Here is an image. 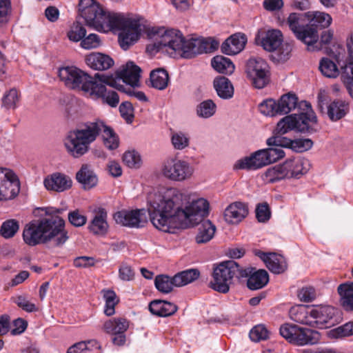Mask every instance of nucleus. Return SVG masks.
<instances>
[{"label": "nucleus", "mask_w": 353, "mask_h": 353, "mask_svg": "<svg viewBox=\"0 0 353 353\" xmlns=\"http://www.w3.org/2000/svg\"><path fill=\"white\" fill-rule=\"evenodd\" d=\"M259 108L263 114L270 117L287 114L297 110V114L287 115L278 122L276 130L280 134L292 130L308 134L317 131V117L311 104L306 101H299L294 92L284 94L277 101L271 98L265 99Z\"/></svg>", "instance_id": "1"}, {"label": "nucleus", "mask_w": 353, "mask_h": 353, "mask_svg": "<svg viewBox=\"0 0 353 353\" xmlns=\"http://www.w3.org/2000/svg\"><path fill=\"white\" fill-rule=\"evenodd\" d=\"M78 6L79 15L88 26L98 31L120 30L118 39L122 49L128 50L139 39L141 28L139 19L110 13L94 0H80Z\"/></svg>", "instance_id": "2"}, {"label": "nucleus", "mask_w": 353, "mask_h": 353, "mask_svg": "<svg viewBox=\"0 0 353 353\" xmlns=\"http://www.w3.org/2000/svg\"><path fill=\"white\" fill-rule=\"evenodd\" d=\"M148 202L150 221H204L210 213L209 202L203 198L188 202L183 208H174L172 199H166L160 192H154L148 195Z\"/></svg>", "instance_id": "3"}, {"label": "nucleus", "mask_w": 353, "mask_h": 353, "mask_svg": "<svg viewBox=\"0 0 353 353\" xmlns=\"http://www.w3.org/2000/svg\"><path fill=\"white\" fill-rule=\"evenodd\" d=\"M100 135L108 150H113L119 147V139L114 130L99 119L70 130L65 139L64 145L70 155L79 158L88 152L90 144Z\"/></svg>", "instance_id": "4"}, {"label": "nucleus", "mask_w": 353, "mask_h": 353, "mask_svg": "<svg viewBox=\"0 0 353 353\" xmlns=\"http://www.w3.org/2000/svg\"><path fill=\"white\" fill-rule=\"evenodd\" d=\"M154 45L159 50L165 48L166 51L170 50L177 52L183 58L192 59L197 54L216 49L218 43L215 41L210 43L207 40L199 39L186 40L180 30L169 29L164 32Z\"/></svg>", "instance_id": "5"}, {"label": "nucleus", "mask_w": 353, "mask_h": 353, "mask_svg": "<svg viewBox=\"0 0 353 353\" xmlns=\"http://www.w3.org/2000/svg\"><path fill=\"white\" fill-rule=\"evenodd\" d=\"M24 243L34 247L52 241L55 246L63 245L68 239L65 222H28L23 230Z\"/></svg>", "instance_id": "6"}, {"label": "nucleus", "mask_w": 353, "mask_h": 353, "mask_svg": "<svg viewBox=\"0 0 353 353\" xmlns=\"http://www.w3.org/2000/svg\"><path fill=\"white\" fill-rule=\"evenodd\" d=\"M249 272L250 270H243V268L233 260L223 261L214 267L210 287L218 292L226 294L229 292L234 277L244 278Z\"/></svg>", "instance_id": "7"}, {"label": "nucleus", "mask_w": 353, "mask_h": 353, "mask_svg": "<svg viewBox=\"0 0 353 353\" xmlns=\"http://www.w3.org/2000/svg\"><path fill=\"white\" fill-rule=\"evenodd\" d=\"M96 81L90 92V95L96 98L101 99L104 103L110 106L115 108L119 103V97L117 92L113 90H108L105 85L112 88L131 94V92L125 90L123 85H117V79L111 75L104 74H95Z\"/></svg>", "instance_id": "8"}, {"label": "nucleus", "mask_w": 353, "mask_h": 353, "mask_svg": "<svg viewBox=\"0 0 353 353\" xmlns=\"http://www.w3.org/2000/svg\"><path fill=\"white\" fill-rule=\"evenodd\" d=\"M279 332L288 342L299 346L315 345L321 339V334L319 331L293 323L282 325Z\"/></svg>", "instance_id": "9"}, {"label": "nucleus", "mask_w": 353, "mask_h": 353, "mask_svg": "<svg viewBox=\"0 0 353 353\" xmlns=\"http://www.w3.org/2000/svg\"><path fill=\"white\" fill-rule=\"evenodd\" d=\"M59 77L65 85L71 89H81L90 93L96 81L92 77L74 66H67L59 69Z\"/></svg>", "instance_id": "10"}, {"label": "nucleus", "mask_w": 353, "mask_h": 353, "mask_svg": "<svg viewBox=\"0 0 353 353\" xmlns=\"http://www.w3.org/2000/svg\"><path fill=\"white\" fill-rule=\"evenodd\" d=\"M246 72L256 88H263L270 81L269 65L262 58L249 59L246 64Z\"/></svg>", "instance_id": "11"}, {"label": "nucleus", "mask_w": 353, "mask_h": 353, "mask_svg": "<svg viewBox=\"0 0 353 353\" xmlns=\"http://www.w3.org/2000/svg\"><path fill=\"white\" fill-rule=\"evenodd\" d=\"M285 23L298 40L310 46L309 39L314 37V31L312 28L307 27V12L305 13H290Z\"/></svg>", "instance_id": "12"}, {"label": "nucleus", "mask_w": 353, "mask_h": 353, "mask_svg": "<svg viewBox=\"0 0 353 353\" xmlns=\"http://www.w3.org/2000/svg\"><path fill=\"white\" fill-rule=\"evenodd\" d=\"M20 191V181L11 170L0 168V201L12 199Z\"/></svg>", "instance_id": "13"}, {"label": "nucleus", "mask_w": 353, "mask_h": 353, "mask_svg": "<svg viewBox=\"0 0 353 353\" xmlns=\"http://www.w3.org/2000/svg\"><path fill=\"white\" fill-rule=\"evenodd\" d=\"M337 310L329 305L311 306V327L327 328L338 323Z\"/></svg>", "instance_id": "14"}, {"label": "nucleus", "mask_w": 353, "mask_h": 353, "mask_svg": "<svg viewBox=\"0 0 353 353\" xmlns=\"http://www.w3.org/2000/svg\"><path fill=\"white\" fill-rule=\"evenodd\" d=\"M129 328V321L125 318L117 317L105 321L102 330L108 334L113 336L112 341L114 345L121 346L126 341L125 332Z\"/></svg>", "instance_id": "15"}, {"label": "nucleus", "mask_w": 353, "mask_h": 353, "mask_svg": "<svg viewBox=\"0 0 353 353\" xmlns=\"http://www.w3.org/2000/svg\"><path fill=\"white\" fill-rule=\"evenodd\" d=\"M192 172V168L188 163L173 159H168L163 169V173L165 177L179 181L190 177Z\"/></svg>", "instance_id": "16"}, {"label": "nucleus", "mask_w": 353, "mask_h": 353, "mask_svg": "<svg viewBox=\"0 0 353 353\" xmlns=\"http://www.w3.org/2000/svg\"><path fill=\"white\" fill-rule=\"evenodd\" d=\"M307 14V27L312 28V31H314V37L309 39L310 46H312L319 40L318 31L327 28L332 22V18L328 13L320 11H308Z\"/></svg>", "instance_id": "17"}, {"label": "nucleus", "mask_w": 353, "mask_h": 353, "mask_svg": "<svg viewBox=\"0 0 353 353\" xmlns=\"http://www.w3.org/2000/svg\"><path fill=\"white\" fill-rule=\"evenodd\" d=\"M285 179H299L310 170V165L307 159L300 157L288 159L282 163Z\"/></svg>", "instance_id": "18"}, {"label": "nucleus", "mask_w": 353, "mask_h": 353, "mask_svg": "<svg viewBox=\"0 0 353 353\" xmlns=\"http://www.w3.org/2000/svg\"><path fill=\"white\" fill-rule=\"evenodd\" d=\"M43 185L48 190L61 192L72 187V181L69 176L65 174L55 172L44 179Z\"/></svg>", "instance_id": "19"}, {"label": "nucleus", "mask_w": 353, "mask_h": 353, "mask_svg": "<svg viewBox=\"0 0 353 353\" xmlns=\"http://www.w3.org/2000/svg\"><path fill=\"white\" fill-rule=\"evenodd\" d=\"M265 263L270 272L274 274H281L287 270V263L284 257L274 252L258 251L256 253Z\"/></svg>", "instance_id": "20"}, {"label": "nucleus", "mask_w": 353, "mask_h": 353, "mask_svg": "<svg viewBox=\"0 0 353 353\" xmlns=\"http://www.w3.org/2000/svg\"><path fill=\"white\" fill-rule=\"evenodd\" d=\"M268 165L263 149L256 151L249 157L239 160L234 168L236 169L256 170Z\"/></svg>", "instance_id": "21"}, {"label": "nucleus", "mask_w": 353, "mask_h": 353, "mask_svg": "<svg viewBox=\"0 0 353 353\" xmlns=\"http://www.w3.org/2000/svg\"><path fill=\"white\" fill-rule=\"evenodd\" d=\"M141 68L133 62L129 61L116 72V79H121L125 83L134 87L138 85Z\"/></svg>", "instance_id": "22"}, {"label": "nucleus", "mask_w": 353, "mask_h": 353, "mask_svg": "<svg viewBox=\"0 0 353 353\" xmlns=\"http://www.w3.org/2000/svg\"><path fill=\"white\" fill-rule=\"evenodd\" d=\"M247 43V37L245 34L238 32L229 37L221 45L223 53L234 55L241 52Z\"/></svg>", "instance_id": "23"}, {"label": "nucleus", "mask_w": 353, "mask_h": 353, "mask_svg": "<svg viewBox=\"0 0 353 353\" xmlns=\"http://www.w3.org/2000/svg\"><path fill=\"white\" fill-rule=\"evenodd\" d=\"M76 180L85 190L94 188L98 183V177L88 164L81 165L79 170L76 173Z\"/></svg>", "instance_id": "24"}, {"label": "nucleus", "mask_w": 353, "mask_h": 353, "mask_svg": "<svg viewBox=\"0 0 353 353\" xmlns=\"http://www.w3.org/2000/svg\"><path fill=\"white\" fill-rule=\"evenodd\" d=\"M86 64L95 70H106L114 63L109 56L100 52H92L85 57Z\"/></svg>", "instance_id": "25"}, {"label": "nucleus", "mask_w": 353, "mask_h": 353, "mask_svg": "<svg viewBox=\"0 0 353 353\" xmlns=\"http://www.w3.org/2000/svg\"><path fill=\"white\" fill-rule=\"evenodd\" d=\"M249 270L250 272L245 277H248L247 286L252 290H256L263 288L269 281V276L265 270H255L253 268H243Z\"/></svg>", "instance_id": "26"}, {"label": "nucleus", "mask_w": 353, "mask_h": 353, "mask_svg": "<svg viewBox=\"0 0 353 353\" xmlns=\"http://www.w3.org/2000/svg\"><path fill=\"white\" fill-rule=\"evenodd\" d=\"M249 214L248 204L242 201H234L230 203L225 209L223 213L224 217L228 219H234L236 221L245 219Z\"/></svg>", "instance_id": "27"}, {"label": "nucleus", "mask_w": 353, "mask_h": 353, "mask_svg": "<svg viewBox=\"0 0 353 353\" xmlns=\"http://www.w3.org/2000/svg\"><path fill=\"white\" fill-rule=\"evenodd\" d=\"M289 316L293 321L311 327V306L294 305L290 308Z\"/></svg>", "instance_id": "28"}, {"label": "nucleus", "mask_w": 353, "mask_h": 353, "mask_svg": "<svg viewBox=\"0 0 353 353\" xmlns=\"http://www.w3.org/2000/svg\"><path fill=\"white\" fill-rule=\"evenodd\" d=\"M65 211L64 208L41 207L34 209L32 214L37 221H64L61 215Z\"/></svg>", "instance_id": "29"}, {"label": "nucleus", "mask_w": 353, "mask_h": 353, "mask_svg": "<svg viewBox=\"0 0 353 353\" xmlns=\"http://www.w3.org/2000/svg\"><path fill=\"white\" fill-rule=\"evenodd\" d=\"M177 309L175 304L162 300L152 301L149 305L150 312L161 317L171 316L177 311Z\"/></svg>", "instance_id": "30"}, {"label": "nucleus", "mask_w": 353, "mask_h": 353, "mask_svg": "<svg viewBox=\"0 0 353 353\" xmlns=\"http://www.w3.org/2000/svg\"><path fill=\"white\" fill-rule=\"evenodd\" d=\"M159 231L170 234H177L179 232L193 228L195 222H150Z\"/></svg>", "instance_id": "31"}, {"label": "nucleus", "mask_w": 353, "mask_h": 353, "mask_svg": "<svg viewBox=\"0 0 353 353\" xmlns=\"http://www.w3.org/2000/svg\"><path fill=\"white\" fill-rule=\"evenodd\" d=\"M213 85L220 98L228 99L233 97L234 88L228 78L223 76L218 77L214 79Z\"/></svg>", "instance_id": "32"}, {"label": "nucleus", "mask_w": 353, "mask_h": 353, "mask_svg": "<svg viewBox=\"0 0 353 353\" xmlns=\"http://www.w3.org/2000/svg\"><path fill=\"white\" fill-rule=\"evenodd\" d=\"M283 41V35L279 30H268L265 36L262 39L261 45L263 48L269 52L276 50Z\"/></svg>", "instance_id": "33"}, {"label": "nucleus", "mask_w": 353, "mask_h": 353, "mask_svg": "<svg viewBox=\"0 0 353 353\" xmlns=\"http://www.w3.org/2000/svg\"><path fill=\"white\" fill-rule=\"evenodd\" d=\"M337 291L342 306L347 311H353V282L339 285Z\"/></svg>", "instance_id": "34"}, {"label": "nucleus", "mask_w": 353, "mask_h": 353, "mask_svg": "<svg viewBox=\"0 0 353 353\" xmlns=\"http://www.w3.org/2000/svg\"><path fill=\"white\" fill-rule=\"evenodd\" d=\"M349 112V104L345 101L335 100L327 107V115L330 120L338 121L344 117Z\"/></svg>", "instance_id": "35"}, {"label": "nucleus", "mask_w": 353, "mask_h": 353, "mask_svg": "<svg viewBox=\"0 0 353 353\" xmlns=\"http://www.w3.org/2000/svg\"><path fill=\"white\" fill-rule=\"evenodd\" d=\"M198 223L199 222H197ZM198 232L195 236V241L198 244H203L209 242L214 236L216 226L212 222H200Z\"/></svg>", "instance_id": "36"}, {"label": "nucleus", "mask_w": 353, "mask_h": 353, "mask_svg": "<svg viewBox=\"0 0 353 353\" xmlns=\"http://www.w3.org/2000/svg\"><path fill=\"white\" fill-rule=\"evenodd\" d=\"M199 276L200 272L197 269H188L176 274L174 283L176 287H181L194 281Z\"/></svg>", "instance_id": "37"}, {"label": "nucleus", "mask_w": 353, "mask_h": 353, "mask_svg": "<svg viewBox=\"0 0 353 353\" xmlns=\"http://www.w3.org/2000/svg\"><path fill=\"white\" fill-rule=\"evenodd\" d=\"M150 79L153 88L164 90L168 86L169 76L165 70L158 68L150 72Z\"/></svg>", "instance_id": "38"}, {"label": "nucleus", "mask_w": 353, "mask_h": 353, "mask_svg": "<svg viewBox=\"0 0 353 353\" xmlns=\"http://www.w3.org/2000/svg\"><path fill=\"white\" fill-rule=\"evenodd\" d=\"M147 210L144 208L135 210H122L115 212L113 215L114 221H141L145 216Z\"/></svg>", "instance_id": "39"}, {"label": "nucleus", "mask_w": 353, "mask_h": 353, "mask_svg": "<svg viewBox=\"0 0 353 353\" xmlns=\"http://www.w3.org/2000/svg\"><path fill=\"white\" fill-rule=\"evenodd\" d=\"M212 68L217 72L225 74H230L234 70V65L228 58L223 56H216L211 61Z\"/></svg>", "instance_id": "40"}, {"label": "nucleus", "mask_w": 353, "mask_h": 353, "mask_svg": "<svg viewBox=\"0 0 353 353\" xmlns=\"http://www.w3.org/2000/svg\"><path fill=\"white\" fill-rule=\"evenodd\" d=\"M341 79L353 99V62L345 61L341 66Z\"/></svg>", "instance_id": "41"}, {"label": "nucleus", "mask_w": 353, "mask_h": 353, "mask_svg": "<svg viewBox=\"0 0 353 353\" xmlns=\"http://www.w3.org/2000/svg\"><path fill=\"white\" fill-rule=\"evenodd\" d=\"M319 70L321 73L328 78H336L341 73L334 61L328 58L321 59L319 63Z\"/></svg>", "instance_id": "42"}, {"label": "nucleus", "mask_w": 353, "mask_h": 353, "mask_svg": "<svg viewBox=\"0 0 353 353\" xmlns=\"http://www.w3.org/2000/svg\"><path fill=\"white\" fill-rule=\"evenodd\" d=\"M154 285L156 288L161 293L168 294L172 292L173 287L175 286L174 276L170 277L165 274L157 275L154 279Z\"/></svg>", "instance_id": "43"}, {"label": "nucleus", "mask_w": 353, "mask_h": 353, "mask_svg": "<svg viewBox=\"0 0 353 353\" xmlns=\"http://www.w3.org/2000/svg\"><path fill=\"white\" fill-rule=\"evenodd\" d=\"M91 347L99 350L100 346L97 341L94 340L88 342H80L70 347L67 353H94Z\"/></svg>", "instance_id": "44"}, {"label": "nucleus", "mask_w": 353, "mask_h": 353, "mask_svg": "<svg viewBox=\"0 0 353 353\" xmlns=\"http://www.w3.org/2000/svg\"><path fill=\"white\" fill-rule=\"evenodd\" d=\"M216 105L211 99L200 103L196 107L197 115L203 118H209L216 112Z\"/></svg>", "instance_id": "45"}, {"label": "nucleus", "mask_w": 353, "mask_h": 353, "mask_svg": "<svg viewBox=\"0 0 353 353\" xmlns=\"http://www.w3.org/2000/svg\"><path fill=\"white\" fill-rule=\"evenodd\" d=\"M264 176L265 179L269 183H275L285 179L282 164L276 165L268 168L265 171Z\"/></svg>", "instance_id": "46"}, {"label": "nucleus", "mask_w": 353, "mask_h": 353, "mask_svg": "<svg viewBox=\"0 0 353 353\" xmlns=\"http://www.w3.org/2000/svg\"><path fill=\"white\" fill-rule=\"evenodd\" d=\"M85 34L86 30L81 22L76 21L68 32L67 36L70 41L77 42L81 41L85 37Z\"/></svg>", "instance_id": "47"}, {"label": "nucleus", "mask_w": 353, "mask_h": 353, "mask_svg": "<svg viewBox=\"0 0 353 353\" xmlns=\"http://www.w3.org/2000/svg\"><path fill=\"white\" fill-rule=\"evenodd\" d=\"M275 132L276 133L274 136L267 139V145L269 146L279 147L280 148H287L292 149L293 140L283 137L282 135L283 134L279 133L276 130V128L275 129Z\"/></svg>", "instance_id": "48"}, {"label": "nucleus", "mask_w": 353, "mask_h": 353, "mask_svg": "<svg viewBox=\"0 0 353 353\" xmlns=\"http://www.w3.org/2000/svg\"><path fill=\"white\" fill-rule=\"evenodd\" d=\"M19 101V93L17 90L12 88L3 95L2 106L6 109H15Z\"/></svg>", "instance_id": "49"}, {"label": "nucleus", "mask_w": 353, "mask_h": 353, "mask_svg": "<svg viewBox=\"0 0 353 353\" xmlns=\"http://www.w3.org/2000/svg\"><path fill=\"white\" fill-rule=\"evenodd\" d=\"M123 163L130 168L137 169L141 165L140 154L135 150L126 151L123 155Z\"/></svg>", "instance_id": "50"}, {"label": "nucleus", "mask_w": 353, "mask_h": 353, "mask_svg": "<svg viewBox=\"0 0 353 353\" xmlns=\"http://www.w3.org/2000/svg\"><path fill=\"white\" fill-rule=\"evenodd\" d=\"M265 154V160L267 161L268 165L274 163L276 161L282 159L285 156L284 151L279 148L270 146L269 148L263 149Z\"/></svg>", "instance_id": "51"}, {"label": "nucleus", "mask_w": 353, "mask_h": 353, "mask_svg": "<svg viewBox=\"0 0 353 353\" xmlns=\"http://www.w3.org/2000/svg\"><path fill=\"white\" fill-rule=\"evenodd\" d=\"M14 303L27 312H33L38 310L37 305L30 301L28 295H19L14 298Z\"/></svg>", "instance_id": "52"}, {"label": "nucleus", "mask_w": 353, "mask_h": 353, "mask_svg": "<svg viewBox=\"0 0 353 353\" xmlns=\"http://www.w3.org/2000/svg\"><path fill=\"white\" fill-rule=\"evenodd\" d=\"M19 228L18 222H3L0 229V234L5 239H10L14 236Z\"/></svg>", "instance_id": "53"}, {"label": "nucleus", "mask_w": 353, "mask_h": 353, "mask_svg": "<svg viewBox=\"0 0 353 353\" xmlns=\"http://www.w3.org/2000/svg\"><path fill=\"white\" fill-rule=\"evenodd\" d=\"M255 214L257 221H269L272 215L270 208L266 202L256 205Z\"/></svg>", "instance_id": "54"}, {"label": "nucleus", "mask_w": 353, "mask_h": 353, "mask_svg": "<svg viewBox=\"0 0 353 353\" xmlns=\"http://www.w3.org/2000/svg\"><path fill=\"white\" fill-rule=\"evenodd\" d=\"M268 337V331L263 325L254 326L250 332V338L254 342L265 340Z\"/></svg>", "instance_id": "55"}, {"label": "nucleus", "mask_w": 353, "mask_h": 353, "mask_svg": "<svg viewBox=\"0 0 353 353\" xmlns=\"http://www.w3.org/2000/svg\"><path fill=\"white\" fill-rule=\"evenodd\" d=\"M119 112L121 117L126 121L128 123H131L133 121L134 108L132 103L129 101H124L121 103L119 106Z\"/></svg>", "instance_id": "56"}, {"label": "nucleus", "mask_w": 353, "mask_h": 353, "mask_svg": "<svg viewBox=\"0 0 353 353\" xmlns=\"http://www.w3.org/2000/svg\"><path fill=\"white\" fill-rule=\"evenodd\" d=\"M313 145V141L310 139H297L292 141V150L296 152H303L310 150Z\"/></svg>", "instance_id": "57"}, {"label": "nucleus", "mask_w": 353, "mask_h": 353, "mask_svg": "<svg viewBox=\"0 0 353 353\" xmlns=\"http://www.w3.org/2000/svg\"><path fill=\"white\" fill-rule=\"evenodd\" d=\"M88 228L94 235L103 236L107 233L109 225L108 222H89Z\"/></svg>", "instance_id": "58"}, {"label": "nucleus", "mask_w": 353, "mask_h": 353, "mask_svg": "<svg viewBox=\"0 0 353 353\" xmlns=\"http://www.w3.org/2000/svg\"><path fill=\"white\" fill-rule=\"evenodd\" d=\"M171 140L174 148L176 150H183L189 145V138L182 132L174 133Z\"/></svg>", "instance_id": "59"}, {"label": "nucleus", "mask_w": 353, "mask_h": 353, "mask_svg": "<svg viewBox=\"0 0 353 353\" xmlns=\"http://www.w3.org/2000/svg\"><path fill=\"white\" fill-rule=\"evenodd\" d=\"M316 296V290L312 286L303 287L298 292V297L303 302H311L315 299Z\"/></svg>", "instance_id": "60"}, {"label": "nucleus", "mask_w": 353, "mask_h": 353, "mask_svg": "<svg viewBox=\"0 0 353 353\" xmlns=\"http://www.w3.org/2000/svg\"><path fill=\"white\" fill-rule=\"evenodd\" d=\"M100 46V39L96 34H90L81 41V46L85 49L96 48Z\"/></svg>", "instance_id": "61"}, {"label": "nucleus", "mask_w": 353, "mask_h": 353, "mask_svg": "<svg viewBox=\"0 0 353 353\" xmlns=\"http://www.w3.org/2000/svg\"><path fill=\"white\" fill-rule=\"evenodd\" d=\"M119 278L123 281H131L134 279V272L131 266L122 263L119 269Z\"/></svg>", "instance_id": "62"}, {"label": "nucleus", "mask_w": 353, "mask_h": 353, "mask_svg": "<svg viewBox=\"0 0 353 353\" xmlns=\"http://www.w3.org/2000/svg\"><path fill=\"white\" fill-rule=\"evenodd\" d=\"M94 259L90 256H79L74 260V265L77 268H88L94 266Z\"/></svg>", "instance_id": "63"}, {"label": "nucleus", "mask_w": 353, "mask_h": 353, "mask_svg": "<svg viewBox=\"0 0 353 353\" xmlns=\"http://www.w3.org/2000/svg\"><path fill=\"white\" fill-rule=\"evenodd\" d=\"M336 336L343 337L353 334V322H348L334 330Z\"/></svg>", "instance_id": "64"}]
</instances>
